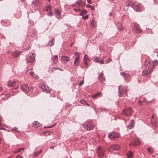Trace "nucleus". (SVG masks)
Returning <instances> with one entry per match:
<instances>
[{"mask_svg": "<svg viewBox=\"0 0 158 158\" xmlns=\"http://www.w3.org/2000/svg\"><path fill=\"white\" fill-rule=\"evenodd\" d=\"M97 152L98 157L102 158L105 155V150L104 148L101 147H99L97 148Z\"/></svg>", "mask_w": 158, "mask_h": 158, "instance_id": "f257e3e1", "label": "nucleus"}, {"mask_svg": "<svg viewBox=\"0 0 158 158\" xmlns=\"http://www.w3.org/2000/svg\"><path fill=\"white\" fill-rule=\"evenodd\" d=\"M84 128L87 131L92 130L94 127V125L91 123L86 122L83 124Z\"/></svg>", "mask_w": 158, "mask_h": 158, "instance_id": "f03ea898", "label": "nucleus"}, {"mask_svg": "<svg viewBox=\"0 0 158 158\" xmlns=\"http://www.w3.org/2000/svg\"><path fill=\"white\" fill-rule=\"evenodd\" d=\"M131 7H133L134 10L137 11H140V5L138 2H135L132 4Z\"/></svg>", "mask_w": 158, "mask_h": 158, "instance_id": "7ed1b4c3", "label": "nucleus"}, {"mask_svg": "<svg viewBox=\"0 0 158 158\" xmlns=\"http://www.w3.org/2000/svg\"><path fill=\"white\" fill-rule=\"evenodd\" d=\"M40 87L44 92L49 93L51 91V89H50L47 85H45L44 84H42Z\"/></svg>", "mask_w": 158, "mask_h": 158, "instance_id": "20e7f679", "label": "nucleus"}, {"mask_svg": "<svg viewBox=\"0 0 158 158\" xmlns=\"http://www.w3.org/2000/svg\"><path fill=\"white\" fill-rule=\"evenodd\" d=\"M119 146L118 145L113 144L111 145L109 149V151L111 152H113V151L117 150L119 149Z\"/></svg>", "mask_w": 158, "mask_h": 158, "instance_id": "39448f33", "label": "nucleus"}, {"mask_svg": "<svg viewBox=\"0 0 158 158\" xmlns=\"http://www.w3.org/2000/svg\"><path fill=\"white\" fill-rule=\"evenodd\" d=\"M122 113L123 114L127 116L131 115L132 114V111L131 108L128 107L125 109L123 111Z\"/></svg>", "mask_w": 158, "mask_h": 158, "instance_id": "423d86ee", "label": "nucleus"}, {"mask_svg": "<svg viewBox=\"0 0 158 158\" xmlns=\"http://www.w3.org/2000/svg\"><path fill=\"white\" fill-rule=\"evenodd\" d=\"M36 54L35 53H32L30 55L29 57L27 59V62L33 63L35 60V57Z\"/></svg>", "mask_w": 158, "mask_h": 158, "instance_id": "0eeeda50", "label": "nucleus"}, {"mask_svg": "<svg viewBox=\"0 0 158 158\" xmlns=\"http://www.w3.org/2000/svg\"><path fill=\"white\" fill-rule=\"evenodd\" d=\"M119 136V134L115 132H113L109 133L108 135V137L110 139L117 138Z\"/></svg>", "mask_w": 158, "mask_h": 158, "instance_id": "6e6552de", "label": "nucleus"}, {"mask_svg": "<svg viewBox=\"0 0 158 158\" xmlns=\"http://www.w3.org/2000/svg\"><path fill=\"white\" fill-rule=\"evenodd\" d=\"M21 89L25 93H27L29 91V87L27 85L23 84L21 86Z\"/></svg>", "mask_w": 158, "mask_h": 158, "instance_id": "1a4fd4ad", "label": "nucleus"}, {"mask_svg": "<svg viewBox=\"0 0 158 158\" xmlns=\"http://www.w3.org/2000/svg\"><path fill=\"white\" fill-rule=\"evenodd\" d=\"M155 115L153 114L152 118L151 119V121L152 124H153L156 126H158V119H156L155 118H154Z\"/></svg>", "mask_w": 158, "mask_h": 158, "instance_id": "9d476101", "label": "nucleus"}, {"mask_svg": "<svg viewBox=\"0 0 158 158\" xmlns=\"http://www.w3.org/2000/svg\"><path fill=\"white\" fill-rule=\"evenodd\" d=\"M54 14L56 15V17L58 19L60 18V11L59 9L55 8L54 9Z\"/></svg>", "mask_w": 158, "mask_h": 158, "instance_id": "9b49d317", "label": "nucleus"}, {"mask_svg": "<svg viewBox=\"0 0 158 158\" xmlns=\"http://www.w3.org/2000/svg\"><path fill=\"white\" fill-rule=\"evenodd\" d=\"M80 63V57L78 56L76 57L74 60V65L75 67H78Z\"/></svg>", "mask_w": 158, "mask_h": 158, "instance_id": "f8f14e48", "label": "nucleus"}, {"mask_svg": "<svg viewBox=\"0 0 158 158\" xmlns=\"http://www.w3.org/2000/svg\"><path fill=\"white\" fill-rule=\"evenodd\" d=\"M98 79L101 83H103L105 81V78L103 77V73H101L99 75Z\"/></svg>", "mask_w": 158, "mask_h": 158, "instance_id": "ddd939ff", "label": "nucleus"}, {"mask_svg": "<svg viewBox=\"0 0 158 158\" xmlns=\"http://www.w3.org/2000/svg\"><path fill=\"white\" fill-rule=\"evenodd\" d=\"M134 28L135 31L136 33H139L141 32L142 30L139 28V26L138 24H135Z\"/></svg>", "mask_w": 158, "mask_h": 158, "instance_id": "4468645a", "label": "nucleus"}, {"mask_svg": "<svg viewBox=\"0 0 158 158\" xmlns=\"http://www.w3.org/2000/svg\"><path fill=\"white\" fill-rule=\"evenodd\" d=\"M140 143V141L137 139H134L133 142L131 144L133 146H136L138 145Z\"/></svg>", "mask_w": 158, "mask_h": 158, "instance_id": "2eb2a0df", "label": "nucleus"}, {"mask_svg": "<svg viewBox=\"0 0 158 158\" xmlns=\"http://www.w3.org/2000/svg\"><path fill=\"white\" fill-rule=\"evenodd\" d=\"M32 125L34 127L37 128L41 126V124L37 121H35L32 123Z\"/></svg>", "mask_w": 158, "mask_h": 158, "instance_id": "dca6fc26", "label": "nucleus"}, {"mask_svg": "<svg viewBox=\"0 0 158 158\" xmlns=\"http://www.w3.org/2000/svg\"><path fill=\"white\" fill-rule=\"evenodd\" d=\"M76 6L77 7H81L84 5L83 2L80 0H79L76 2Z\"/></svg>", "mask_w": 158, "mask_h": 158, "instance_id": "f3484780", "label": "nucleus"}, {"mask_svg": "<svg viewBox=\"0 0 158 158\" xmlns=\"http://www.w3.org/2000/svg\"><path fill=\"white\" fill-rule=\"evenodd\" d=\"M61 59L63 61L66 62H68L70 60V58L69 57L64 56H62Z\"/></svg>", "mask_w": 158, "mask_h": 158, "instance_id": "a211bd4d", "label": "nucleus"}, {"mask_svg": "<svg viewBox=\"0 0 158 158\" xmlns=\"http://www.w3.org/2000/svg\"><path fill=\"white\" fill-rule=\"evenodd\" d=\"M134 126V120H131L130 123L127 126V127L129 129H131Z\"/></svg>", "mask_w": 158, "mask_h": 158, "instance_id": "6ab92c4d", "label": "nucleus"}, {"mask_svg": "<svg viewBox=\"0 0 158 158\" xmlns=\"http://www.w3.org/2000/svg\"><path fill=\"white\" fill-rule=\"evenodd\" d=\"M11 53L12 56L15 57L18 56L20 54L19 52V51L11 52Z\"/></svg>", "mask_w": 158, "mask_h": 158, "instance_id": "aec40b11", "label": "nucleus"}, {"mask_svg": "<svg viewBox=\"0 0 158 158\" xmlns=\"http://www.w3.org/2000/svg\"><path fill=\"white\" fill-rule=\"evenodd\" d=\"M120 74L125 79H127L130 77L128 74L125 73L124 72H121Z\"/></svg>", "mask_w": 158, "mask_h": 158, "instance_id": "412c9836", "label": "nucleus"}, {"mask_svg": "<svg viewBox=\"0 0 158 158\" xmlns=\"http://www.w3.org/2000/svg\"><path fill=\"white\" fill-rule=\"evenodd\" d=\"M151 63V62L148 63L149 64H152V67L155 68V67L157 65L158 61L157 60H154L153 62H152Z\"/></svg>", "mask_w": 158, "mask_h": 158, "instance_id": "4be33fe9", "label": "nucleus"}, {"mask_svg": "<svg viewBox=\"0 0 158 158\" xmlns=\"http://www.w3.org/2000/svg\"><path fill=\"white\" fill-rule=\"evenodd\" d=\"M16 82L15 81H9L8 82L7 85L10 87L13 86L15 85Z\"/></svg>", "mask_w": 158, "mask_h": 158, "instance_id": "5701e85b", "label": "nucleus"}, {"mask_svg": "<svg viewBox=\"0 0 158 158\" xmlns=\"http://www.w3.org/2000/svg\"><path fill=\"white\" fill-rule=\"evenodd\" d=\"M94 61L95 62H99L101 64H103L104 63L103 59H102L101 60H99L97 58H96Z\"/></svg>", "mask_w": 158, "mask_h": 158, "instance_id": "b1692460", "label": "nucleus"}, {"mask_svg": "<svg viewBox=\"0 0 158 158\" xmlns=\"http://www.w3.org/2000/svg\"><path fill=\"white\" fill-rule=\"evenodd\" d=\"M120 86H119L118 87V96L119 97H122L123 93V90L120 89Z\"/></svg>", "mask_w": 158, "mask_h": 158, "instance_id": "393cba45", "label": "nucleus"}, {"mask_svg": "<svg viewBox=\"0 0 158 158\" xmlns=\"http://www.w3.org/2000/svg\"><path fill=\"white\" fill-rule=\"evenodd\" d=\"M54 40L53 39H52L50 40L47 44L48 45L52 46L54 44Z\"/></svg>", "mask_w": 158, "mask_h": 158, "instance_id": "a878e982", "label": "nucleus"}, {"mask_svg": "<svg viewBox=\"0 0 158 158\" xmlns=\"http://www.w3.org/2000/svg\"><path fill=\"white\" fill-rule=\"evenodd\" d=\"M133 4L131 0H128L126 2L125 5L126 6H128L130 5L132 6Z\"/></svg>", "mask_w": 158, "mask_h": 158, "instance_id": "bb28decb", "label": "nucleus"}, {"mask_svg": "<svg viewBox=\"0 0 158 158\" xmlns=\"http://www.w3.org/2000/svg\"><path fill=\"white\" fill-rule=\"evenodd\" d=\"M2 23L3 26H7L10 24V21H8L6 23L4 21H2Z\"/></svg>", "mask_w": 158, "mask_h": 158, "instance_id": "cd10ccee", "label": "nucleus"}, {"mask_svg": "<svg viewBox=\"0 0 158 158\" xmlns=\"http://www.w3.org/2000/svg\"><path fill=\"white\" fill-rule=\"evenodd\" d=\"M87 13V11L86 10H82L80 14V15H84L85 14H86Z\"/></svg>", "mask_w": 158, "mask_h": 158, "instance_id": "c85d7f7f", "label": "nucleus"}, {"mask_svg": "<svg viewBox=\"0 0 158 158\" xmlns=\"http://www.w3.org/2000/svg\"><path fill=\"white\" fill-rule=\"evenodd\" d=\"M53 62L55 64H56L58 61V56L57 55H54L53 58Z\"/></svg>", "mask_w": 158, "mask_h": 158, "instance_id": "c756f323", "label": "nucleus"}, {"mask_svg": "<svg viewBox=\"0 0 158 158\" xmlns=\"http://www.w3.org/2000/svg\"><path fill=\"white\" fill-rule=\"evenodd\" d=\"M149 73H150V72H148V70H144L142 71V74L143 76L147 75Z\"/></svg>", "mask_w": 158, "mask_h": 158, "instance_id": "7c9ffc66", "label": "nucleus"}, {"mask_svg": "<svg viewBox=\"0 0 158 158\" xmlns=\"http://www.w3.org/2000/svg\"><path fill=\"white\" fill-rule=\"evenodd\" d=\"M42 150H40L38 151L34 152V156H38L42 152Z\"/></svg>", "mask_w": 158, "mask_h": 158, "instance_id": "2f4dec72", "label": "nucleus"}, {"mask_svg": "<svg viewBox=\"0 0 158 158\" xmlns=\"http://www.w3.org/2000/svg\"><path fill=\"white\" fill-rule=\"evenodd\" d=\"M59 70L61 71H63V69H60L58 67H53L52 68V71L53 72H54L55 70Z\"/></svg>", "mask_w": 158, "mask_h": 158, "instance_id": "473e14b6", "label": "nucleus"}, {"mask_svg": "<svg viewBox=\"0 0 158 158\" xmlns=\"http://www.w3.org/2000/svg\"><path fill=\"white\" fill-rule=\"evenodd\" d=\"M39 0H33L32 2V4L35 6H37L38 5V1Z\"/></svg>", "mask_w": 158, "mask_h": 158, "instance_id": "72a5a7b5", "label": "nucleus"}, {"mask_svg": "<svg viewBox=\"0 0 158 158\" xmlns=\"http://www.w3.org/2000/svg\"><path fill=\"white\" fill-rule=\"evenodd\" d=\"M89 61V60H83V62H84L85 67L86 69L88 67V61Z\"/></svg>", "mask_w": 158, "mask_h": 158, "instance_id": "f704fd0d", "label": "nucleus"}, {"mask_svg": "<svg viewBox=\"0 0 158 158\" xmlns=\"http://www.w3.org/2000/svg\"><path fill=\"white\" fill-rule=\"evenodd\" d=\"M86 7L90 8L91 10L92 11H94L95 10V8H94V6H93L91 5L88 4L86 6Z\"/></svg>", "mask_w": 158, "mask_h": 158, "instance_id": "c9c22d12", "label": "nucleus"}, {"mask_svg": "<svg viewBox=\"0 0 158 158\" xmlns=\"http://www.w3.org/2000/svg\"><path fill=\"white\" fill-rule=\"evenodd\" d=\"M100 95L101 96H102V94L100 92H99L98 93L96 94H94V95L93 96V98H94L95 97H96L98 96H100Z\"/></svg>", "mask_w": 158, "mask_h": 158, "instance_id": "e433bc0d", "label": "nucleus"}, {"mask_svg": "<svg viewBox=\"0 0 158 158\" xmlns=\"http://www.w3.org/2000/svg\"><path fill=\"white\" fill-rule=\"evenodd\" d=\"M51 10V6L50 5L48 6L45 9V10L47 11H48L49 10Z\"/></svg>", "mask_w": 158, "mask_h": 158, "instance_id": "4c0bfd02", "label": "nucleus"}, {"mask_svg": "<svg viewBox=\"0 0 158 158\" xmlns=\"http://www.w3.org/2000/svg\"><path fill=\"white\" fill-rule=\"evenodd\" d=\"M91 26L92 27H95V25L94 23V20L93 19L91 22L90 23Z\"/></svg>", "mask_w": 158, "mask_h": 158, "instance_id": "58836bf2", "label": "nucleus"}, {"mask_svg": "<svg viewBox=\"0 0 158 158\" xmlns=\"http://www.w3.org/2000/svg\"><path fill=\"white\" fill-rule=\"evenodd\" d=\"M127 155L128 157H131L132 156V152L130 151L127 153Z\"/></svg>", "mask_w": 158, "mask_h": 158, "instance_id": "ea45409f", "label": "nucleus"}, {"mask_svg": "<svg viewBox=\"0 0 158 158\" xmlns=\"http://www.w3.org/2000/svg\"><path fill=\"white\" fill-rule=\"evenodd\" d=\"M83 60H89V58L88 57L87 55H85L84 57Z\"/></svg>", "mask_w": 158, "mask_h": 158, "instance_id": "a19ab883", "label": "nucleus"}, {"mask_svg": "<svg viewBox=\"0 0 158 158\" xmlns=\"http://www.w3.org/2000/svg\"><path fill=\"white\" fill-rule=\"evenodd\" d=\"M154 68L152 67H152H151L149 69H148V72H150V73H151L153 71Z\"/></svg>", "mask_w": 158, "mask_h": 158, "instance_id": "79ce46f5", "label": "nucleus"}, {"mask_svg": "<svg viewBox=\"0 0 158 158\" xmlns=\"http://www.w3.org/2000/svg\"><path fill=\"white\" fill-rule=\"evenodd\" d=\"M111 60V59L110 58H109L106 61L105 64H107L110 63Z\"/></svg>", "mask_w": 158, "mask_h": 158, "instance_id": "37998d69", "label": "nucleus"}, {"mask_svg": "<svg viewBox=\"0 0 158 158\" xmlns=\"http://www.w3.org/2000/svg\"><path fill=\"white\" fill-rule=\"evenodd\" d=\"M80 102L81 103L84 105H85L86 103H87V102H86L85 101L82 100H81Z\"/></svg>", "mask_w": 158, "mask_h": 158, "instance_id": "c03bdc74", "label": "nucleus"}, {"mask_svg": "<svg viewBox=\"0 0 158 158\" xmlns=\"http://www.w3.org/2000/svg\"><path fill=\"white\" fill-rule=\"evenodd\" d=\"M32 77L36 79H38L39 78V77L34 73L32 76Z\"/></svg>", "mask_w": 158, "mask_h": 158, "instance_id": "a18cd8bd", "label": "nucleus"}, {"mask_svg": "<svg viewBox=\"0 0 158 158\" xmlns=\"http://www.w3.org/2000/svg\"><path fill=\"white\" fill-rule=\"evenodd\" d=\"M84 80H81L80 81L79 83L78 84V85L79 86H80L81 85H82L84 83Z\"/></svg>", "mask_w": 158, "mask_h": 158, "instance_id": "49530a36", "label": "nucleus"}, {"mask_svg": "<svg viewBox=\"0 0 158 158\" xmlns=\"http://www.w3.org/2000/svg\"><path fill=\"white\" fill-rule=\"evenodd\" d=\"M148 150L149 152L150 153L152 151V149L151 147H149L148 148Z\"/></svg>", "mask_w": 158, "mask_h": 158, "instance_id": "de8ad7c7", "label": "nucleus"}, {"mask_svg": "<svg viewBox=\"0 0 158 158\" xmlns=\"http://www.w3.org/2000/svg\"><path fill=\"white\" fill-rule=\"evenodd\" d=\"M53 15V13L50 10V13L48 15L49 16L52 17Z\"/></svg>", "mask_w": 158, "mask_h": 158, "instance_id": "09e8293b", "label": "nucleus"}, {"mask_svg": "<svg viewBox=\"0 0 158 158\" xmlns=\"http://www.w3.org/2000/svg\"><path fill=\"white\" fill-rule=\"evenodd\" d=\"M82 18L83 19H84V20H85V19H87L88 18V15H86V16H82Z\"/></svg>", "mask_w": 158, "mask_h": 158, "instance_id": "8fccbe9b", "label": "nucleus"}, {"mask_svg": "<svg viewBox=\"0 0 158 158\" xmlns=\"http://www.w3.org/2000/svg\"><path fill=\"white\" fill-rule=\"evenodd\" d=\"M146 98H145L144 99V100L143 101H139V104H142V103L143 102H146Z\"/></svg>", "mask_w": 158, "mask_h": 158, "instance_id": "3c124183", "label": "nucleus"}, {"mask_svg": "<svg viewBox=\"0 0 158 158\" xmlns=\"http://www.w3.org/2000/svg\"><path fill=\"white\" fill-rule=\"evenodd\" d=\"M121 27H118V29L119 31H122L123 29V27L122 26V25H121Z\"/></svg>", "mask_w": 158, "mask_h": 158, "instance_id": "603ef678", "label": "nucleus"}, {"mask_svg": "<svg viewBox=\"0 0 158 158\" xmlns=\"http://www.w3.org/2000/svg\"><path fill=\"white\" fill-rule=\"evenodd\" d=\"M21 151V149L19 148L17 149V150L16 151L15 153H17L18 152H20Z\"/></svg>", "mask_w": 158, "mask_h": 158, "instance_id": "864d4df0", "label": "nucleus"}, {"mask_svg": "<svg viewBox=\"0 0 158 158\" xmlns=\"http://www.w3.org/2000/svg\"><path fill=\"white\" fill-rule=\"evenodd\" d=\"M18 129V128H17L16 127H14L12 128V130L13 131H17Z\"/></svg>", "mask_w": 158, "mask_h": 158, "instance_id": "5fc2aeb1", "label": "nucleus"}, {"mask_svg": "<svg viewBox=\"0 0 158 158\" xmlns=\"http://www.w3.org/2000/svg\"><path fill=\"white\" fill-rule=\"evenodd\" d=\"M29 74L31 75L32 76L34 74V73L32 71H30L29 72Z\"/></svg>", "mask_w": 158, "mask_h": 158, "instance_id": "6e6d98bb", "label": "nucleus"}, {"mask_svg": "<svg viewBox=\"0 0 158 158\" xmlns=\"http://www.w3.org/2000/svg\"><path fill=\"white\" fill-rule=\"evenodd\" d=\"M17 158H22V157L20 155H18L16 156Z\"/></svg>", "mask_w": 158, "mask_h": 158, "instance_id": "4d7b16f0", "label": "nucleus"}, {"mask_svg": "<svg viewBox=\"0 0 158 158\" xmlns=\"http://www.w3.org/2000/svg\"><path fill=\"white\" fill-rule=\"evenodd\" d=\"M112 13L111 12L109 13V16H112Z\"/></svg>", "mask_w": 158, "mask_h": 158, "instance_id": "13d9d810", "label": "nucleus"}, {"mask_svg": "<svg viewBox=\"0 0 158 158\" xmlns=\"http://www.w3.org/2000/svg\"><path fill=\"white\" fill-rule=\"evenodd\" d=\"M81 10L80 9H78L77 10V12H81Z\"/></svg>", "mask_w": 158, "mask_h": 158, "instance_id": "bf43d9fd", "label": "nucleus"}, {"mask_svg": "<svg viewBox=\"0 0 158 158\" xmlns=\"http://www.w3.org/2000/svg\"><path fill=\"white\" fill-rule=\"evenodd\" d=\"M77 9H78L74 8L73 9V10L77 12Z\"/></svg>", "mask_w": 158, "mask_h": 158, "instance_id": "052dcab7", "label": "nucleus"}, {"mask_svg": "<svg viewBox=\"0 0 158 158\" xmlns=\"http://www.w3.org/2000/svg\"><path fill=\"white\" fill-rule=\"evenodd\" d=\"M54 126V125H53L52 126H48L47 127L48 128H51L52 127H53V126Z\"/></svg>", "mask_w": 158, "mask_h": 158, "instance_id": "680f3d73", "label": "nucleus"}, {"mask_svg": "<svg viewBox=\"0 0 158 158\" xmlns=\"http://www.w3.org/2000/svg\"><path fill=\"white\" fill-rule=\"evenodd\" d=\"M86 104L88 106H90V105L88 104L87 102V103H86Z\"/></svg>", "mask_w": 158, "mask_h": 158, "instance_id": "e2e57ef3", "label": "nucleus"}, {"mask_svg": "<svg viewBox=\"0 0 158 158\" xmlns=\"http://www.w3.org/2000/svg\"><path fill=\"white\" fill-rule=\"evenodd\" d=\"M87 2L88 3H90V1H89V0H87Z\"/></svg>", "mask_w": 158, "mask_h": 158, "instance_id": "0e129e2a", "label": "nucleus"}, {"mask_svg": "<svg viewBox=\"0 0 158 158\" xmlns=\"http://www.w3.org/2000/svg\"><path fill=\"white\" fill-rule=\"evenodd\" d=\"M50 148H51V149H53L54 147H50Z\"/></svg>", "mask_w": 158, "mask_h": 158, "instance_id": "69168bd1", "label": "nucleus"}, {"mask_svg": "<svg viewBox=\"0 0 158 158\" xmlns=\"http://www.w3.org/2000/svg\"><path fill=\"white\" fill-rule=\"evenodd\" d=\"M149 67V66L148 65V64H147V66H146V67L148 68V67Z\"/></svg>", "mask_w": 158, "mask_h": 158, "instance_id": "338daca9", "label": "nucleus"}, {"mask_svg": "<svg viewBox=\"0 0 158 158\" xmlns=\"http://www.w3.org/2000/svg\"><path fill=\"white\" fill-rule=\"evenodd\" d=\"M114 0H109L110 1V2H112Z\"/></svg>", "mask_w": 158, "mask_h": 158, "instance_id": "774afa93", "label": "nucleus"}]
</instances>
